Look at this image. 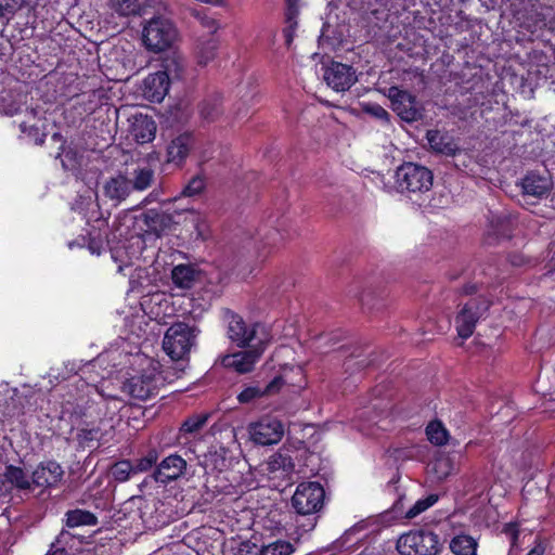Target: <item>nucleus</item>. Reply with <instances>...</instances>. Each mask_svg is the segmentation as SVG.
<instances>
[{
	"mask_svg": "<svg viewBox=\"0 0 555 555\" xmlns=\"http://www.w3.org/2000/svg\"><path fill=\"white\" fill-rule=\"evenodd\" d=\"M141 372L131 376L124 383L122 389L131 397L146 400L147 398L157 393L160 386L165 383H171L179 378L182 369L169 367L166 371L159 372V363L149 358L137 357Z\"/></svg>",
	"mask_w": 555,
	"mask_h": 555,
	"instance_id": "1",
	"label": "nucleus"
},
{
	"mask_svg": "<svg viewBox=\"0 0 555 555\" xmlns=\"http://www.w3.org/2000/svg\"><path fill=\"white\" fill-rule=\"evenodd\" d=\"M166 10H151L153 16L142 22L141 40L143 47L154 53L171 49L179 40L180 34Z\"/></svg>",
	"mask_w": 555,
	"mask_h": 555,
	"instance_id": "2",
	"label": "nucleus"
},
{
	"mask_svg": "<svg viewBox=\"0 0 555 555\" xmlns=\"http://www.w3.org/2000/svg\"><path fill=\"white\" fill-rule=\"evenodd\" d=\"M396 188L411 199L430 191L434 182L433 172L416 163H404L396 170Z\"/></svg>",
	"mask_w": 555,
	"mask_h": 555,
	"instance_id": "3",
	"label": "nucleus"
},
{
	"mask_svg": "<svg viewBox=\"0 0 555 555\" xmlns=\"http://www.w3.org/2000/svg\"><path fill=\"white\" fill-rule=\"evenodd\" d=\"M198 333L196 326L177 322L166 331L163 349L172 360H183L195 345Z\"/></svg>",
	"mask_w": 555,
	"mask_h": 555,
	"instance_id": "4",
	"label": "nucleus"
},
{
	"mask_svg": "<svg viewBox=\"0 0 555 555\" xmlns=\"http://www.w3.org/2000/svg\"><path fill=\"white\" fill-rule=\"evenodd\" d=\"M302 388V383L294 384L287 378L286 375H280L274 377L264 387H261L259 385L246 387L243 391L238 393L237 400L241 403H250L256 399L274 396L280 392L285 395H298Z\"/></svg>",
	"mask_w": 555,
	"mask_h": 555,
	"instance_id": "5",
	"label": "nucleus"
},
{
	"mask_svg": "<svg viewBox=\"0 0 555 555\" xmlns=\"http://www.w3.org/2000/svg\"><path fill=\"white\" fill-rule=\"evenodd\" d=\"M439 538L429 531H411L397 542L400 555H437Z\"/></svg>",
	"mask_w": 555,
	"mask_h": 555,
	"instance_id": "6",
	"label": "nucleus"
},
{
	"mask_svg": "<svg viewBox=\"0 0 555 555\" xmlns=\"http://www.w3.org/2000/svg\"><path fill=\"white\" fill-rule=\"evenodd\" d=\"M490 302L481 297L473 298L466 302L455 318V327L461 338L466 339L474 333L477 322L483 318Z\"/></svg>",
	"mask_w": 555,
	"mask_h": 555,
	"instance_id": "7",
	"label": "nucleus"
},
{
	"mask_svg": "<svg viewBox=\"0 0 555 555\" xmlns=\"http://www.w3.org/2000/svg\"><path fill=\"white\" fill-rule=\"evenodd\" d=\"M134 50L126 49L122 46L113 47L104 56L103 66L106 75L114 80H121L128 77L135 67Z\"/></svg>",
	"mask_w": 555,
	"mask_h": 555,
	"instance_id": "8",
	"label": "nucleus"
},
{
	"mask_svg": "<svg viewBox=\"0 0 555 555\" xmlns=\"http://www.w3.org/2000/svg\"><path fill=\"white\" fill-rule=\"evenodd\" d=\"M323 499L324 490L319 482H302L297 487L292 504L298 514L311 515L322 507Z\"/></svg>",
	"mask_w": 555,
	"mask_h": 555,
	"instance_id": "9",
	"label": "nucleus"
},
{
	"mask_svg": "<svg viewBox=\"0 0 555 555\" xmlns=\"http://www.w3.org/2000/svg\"><path fill=\"white\" fill-rule=\"evenodd\" d=\"M105 5L112 15L118 17L143 16L151 10H166L165 0H106Z\"/></svg>",
	"mask_w": 555,
	"mask_h": 555,
	"instance_id": "10",
	"label": "nucleus"
},
{
	"mask_svg": "<svg viewBox=\"0 0 555 555\" xmlns=\"http://www.w3.org/2000/svg\"><path fill=\"white\" fill-rule=\"evenodd\" d=\"M250 439L260 446L275 444L284 436V425L275 417L266 416L248 427Z\"/></svg>",
	"mask_w": 555,
	"mask_h": 555,
	"instance_id": "11",
	"label": "nucleus"
},
{
	"mask_svg": "<svg viewBox=\"0 0 555 555\" xmlns=\"http://www.w3.org/2000/svg\"><path fill=\"white\" fill-rule=\"evenodd\" d=\"M388 98L392 109L402 120L412 122L422 118V108L410 92L391 87L388 89Z\"/></svg>",
	"mask_w": 555,
	"mask_h": 555,
	"instance_id": "12",
	"label": "nucleus"
},
{
	"mask_svg": "<svg viewBox=\"0 0 555 555\" xmlns=\"http://www.w3.org/2000/svg\"><path fill=\"white\" fill-rule=\"evenodd\" d=\"M324 80L336 92H344L356 83L357 76L351 66L334 62L325 68Z\"/></svg>",
	"mask_w": 555,
	"mask_h": 555,
	"instance_id": "13",
	"label": "nucleus"
},
{
	"mask_svg": "<svg viewBox=\"0 0 555 555\" xmlns=\"http://www.w3.org/2000/svg\"><path fill=\"white\" fill-rule=\"evenodd\" d=\"M178 217H180V210L178 208H168L167 211L150 209L144 214V223L151 232L160 236L173 229L179 222L176 220Z\"/></svg>",
	"mask_w": 555,
	"mask_h": 555,
	"instance_id": "14",
	"label": "nucleus"
},
{
	"mask_svg": "<svg viewBox=\"0 0 555 555\" xmlns=\"http://www.w3.org/2000/svg\"><path fill=\"white\" fill-rule=\"evenodd\" d=\"M263 346L253 347L249 350L240 351L233 354H228L222 359L225 367H231L237 373L244 374L250 372L258 359L260 358Z\"/></svg>",
	"mask_w": 555,
	"mask_h": 555,
	"instance_id": "15",
	"label": "nucleus"
},
{
	"mask_svg": "<svg viewBox=\"0 0 555 555\" xmlns=\"http://www.w3.org/2000/svg\"><path fill=\"white\" fill-rule=\"evenodd\" d=\"M64 470L55 461L40 463L33 473V483L39 488L55 487L63 478Z\"/></svg>",
	"mask_w": 555,
	"mask_h": 555,
	"instance_id": "16",
	"label": "nucleus"
},
{
	"mask_svg": "<svg viewBox=\"0 0 555 555\" xmlns=\"http://www.w3.org/2000/svg\"><path fill=\"white\" fill-rule=\"evenodd\" d=\"M258 325L247 326L243 319L236 314L228 318L229 338L240 347L249 345L257 335Z\"/></svg>",
	"mask_w": 555,
	"mask_h": 555,
	"instance_id": "17",
	"label": "nucleus"
},
{
	"mask_svg": "<svg viewBox=\"0 0 555 555\" xmlns=\"http://www.w3.org/2000/svg\"><path fill=\"white\" fill-rule=\"evenodd\" d=\"M185 468V460L180 455L171 454L159 463L154 472V478L157 482L167 483L179 478Z\"/></svg>",
	"mask_w": 555,
	"mask_h": 555,
	"instance_id": "18",
	"label": "nucleus"
},
{
	"mask_svg": "<svg viewBox=\"0 0 555 555\" xmlns=\"http://www.w3.org/2000/svg\"><path fill=\"white\" fill-rule=\"evenodd\" d=\"M170 81L165 74H150L143 81V95L151 102H162L168 93Z\"/></svg>",
	"mask_w": 555,
	"mask_h": 555,
	"instance_id": "19",
	"label": "nucleus"
},
{
	"mask_svg": "<svg viewBox=\"0 0 555 555\" xmlns=\"http://www.w3.org/2000/svg\"><path fill=\"white\" fill-rule=\"evenodd\" d=\"M131 192L130 179L121 173L108 178L103 184L104 195L116 204L124 202Z\"/></svg>",
	"mask_w": 555,
	"mask_h": 555,
	"instance_id": "20",
	"label": "nucleus"
},
{
	"mask_svg": "<svg viewBox=\"0 0 555 555\" xmlns=\"http://www.w3.org/2000/svg\"><path fill=\"white\" fill-rule=\"evenodd\" d=\"M294 462L285 451L272 454L266 462V470L272 478H286L294 472Z\"/></svg>",
	"mask_w": 555,
	"mask_h": 555,
	"instance_id": "21",
	"label": "nucleus"
},
{
	"mask_svg": "<svg viewBox=\"0 0 555 555\" xmlns=\"http://www.w3.org/2000/svg\"><path fill=\"white\" fill-rule=\"evenodd\" d=\"M521 189L522 198L528 204L527 198L530 196L542 197L546 195L551 190V182L545 177L530 172L522 179Z\"/></svg>",
	"mask_w": 555,
	"mask_h": 555,
	"instance_id": "22",
	"label": "nucleus"
},
{
	"mask_svg": "<svg viewBox=\"0 0 555 555\" xmlns=\"http://www.w3.org/2000/svg\"><path fill=\"white\" fill-rule=\"evenodd\" d=\"M156 134L155 121L145 115H137L131 124V135L140 143H147L154 140Z\"/></svg>",
	"mask_w": 555,
	"mask_h": 555,
	"instance_id": "23",
	"label": "nucleus"
},
{
	"mask_svg": "<svg viewBox=\"0 0 555 555\" xmlns=\"http://www.w3.org/2000/svg\"><path fill=\"white\" fill-rule=\"evenodd\" d=\"M426 139L429 147L437 153H441L448 156L454 155L457 151V145L453 138L448 133L439 130H428Z\"/></svg>",
	"mask_w": 555,
	"mask_h": 555,
	"instance_id": "24",
	"label": "nucleus"
},
{
	"mask_svg": "<svg viewBox=\"0 0 555 555\" xmlns=\"http://www.w3.org/2000/svg\"><path fill=\"white\" fill-rule=\"evenodd\" d=\"M185 69V62L181 54L178 52H171L163 57L160 63V69L158 74H165L167 80L172 82L182 78Z\"/></svg>",
	"mask_w": 555,
	"mask_h": 555,
	"instance_id": "25",
	"label": "nucleus"
},
{
	"mask_svg": "<svg viewBox=\"0 0 555 555\" xmlns=\"http://www.w3.org/2000/svg\"><path fill=\"white\" fill-rule=\"evenodd\" d=\"M180 216L184 215V223L186 227H191L196 237L205 240L209 235V227L205 215L191 208H182Z\"/></svg>",
	"mask_w": 555,
	"mask_h": 555,
	"instance_id": "26",
	"label": "nucleus"
},
{
	"mask_svg": "<svg viewBox=\"0 0 555 555\" xmlns=\"http://www.w3.org/2000/svg\"><path fill=\"white\" fill-rule=\"evenodd\" d=\"M192 139L188 134H182L173 139L167 149L168 162L177 165L181 164L188 156Z\"/></svg>",
	"mask_w": 555,
	"mask_h": 555,
	"instance_id": "27",
	"label": "nucleus"
},
{
	"mask_svg": "<svg viewBox=\"0 0 555 555\" xmlns=\"http://www.w3.org/2000/svg\"><path fill=\"white\" fill-rule=\"evenodd\" d=\"M219 48V40L217 37L209 35L202 37L196 43V57L201 65H206L211 62Z\"/></svg>",
	"mask_w": 555,
	"mask_h": 555,
	"instance_id": "28",
	"label": "nucleus"
},
{
	"mask_svg": "<svg viewBox=\"0 0 555 555\" xmlns=\"http://www.w3.org/2000/svg\"><path fill=\"white\" fill-rule=\"evenodd\" d=\"M35 10L31 0H0V23L7 24L17 12Z\"/></svg>",
	"mask_w": 555,
	"mask_h": 555,
	"instance_id": "29",
	"label": "nucleus"
},
{
	"mask_svg": "<svg viewBox=\"0 0 555 555\" xmlns=\"http://www.w3.org/2000/svg\"><path fill=\"white\" fill-rule=\"evenodd\" d=\"M26 119L20 124L21 131L35 137L37 140L38 135L44 137L41 131L44 129V122L41 118L40 111L31 108L26 112Z\"/></svg>",
	"mask_w": 555,
	"mask_h": 555,
	"instance_id": "30",
	"label": "nucleus"
},
{
	"mask_svg": "<svg viewBox=\"0 0 555 555\" xmlns=\"http://www.w3.org/2000/svg\"><path fill=\"white\" fill-rule=\"evenodd\" d=\"M131 176L132 178H129L131 191L139 192L149 189L155 179L154 170L147 166L135 168Z\"/></svg>",
	"mask_w": 555,
	"mask_h": 555,
	"instance_id": "31",
	"label": "nucleus"
},
{
	"mask_svg": "<svg viewBox=\"0 0 555 555\" xmlns=\"http://www.w3.org/2000/svg\"><path fill=\"white\" fill-rule=\"evenodd\" d=\"M477 541L466 534H459L450 542V548L454 555H477Z\"/></svg>",
	"mask_w": 555,
	"mask_h": 555,
	"instance_id": "32",
	"label": "nucleus"
},
{
	"mask_svg": "<svg viewBox=\"0 0 555 555\" xmlns=\"http://www.w3.org/2000/svg\"><path fill=\"white\" fill-rule=\"evenodd\" d=\"M4 478L12 486L21 490H28L34 485L33 478L30 479L22 468L13 465L5 468Z\"/></svg>",
	"mask_w": 555,
	"mask_h": 555,
	"instance_id": "33",
	"label": "nucleus"
},
{
	"mask_svg": "<svg viewBox=\"0 0 555 555\" xmlns=\"http://www.w3.org/2000/svg\"><path fill=\"white\" fill-rule=\"evenodd\" d=\"M222 112V103L219 95L210 96L201 104V116L208 121L216 120Z\"/></svg>",
	"mask_w": 555,
	"mask_h": 555,
	"instance_id": "34",
	"label": "nucleus"
},
{
	"mask_svg": "<svg viewBox=\"0 0 555 555\" xmlns=\"http://www.w3.org/2000/svg\"><path fill=\"white\" fill-rule=\"evenodd\" d=\"M171 278L173 283L181 288H189L195 278V271L186 264H179L172 269Z\"/></svg>",
	"mask_w": 555,
	"mask_h": 555,
	"instance_id": "35",
	"label": "nucleus"
},
{
	"mask_svg": "<svg viewBox=\"0 0 555 555\" xmlns=\"http://www.w3.org/2000/svg\"><path fill=\"white\" fill-rule=\"evenodd\" d=\"M96 524V517L87 511L75 509L66 513V525L68 527L93 526Z\"/></svg>",
	"mask_w": 555,
	"mask_h": 555,
	"instance_id": "36",
	"label": "nucleus"
},
{
	"mask_svg": "<svg viewBox=\"0 0 555 555\" xmlns=\"http://www.w3.org/2000/svg\"><path fill=\"white\" fill-rule=\"evenodd\" d=\"M456 469V465L450 456H439L431 464V470L439 480L446 479Z\"/></svg>",
	"mask_w": 555,
	"mask_h": 555,
	"instance_id": "37",
	"label": "nucleus"
},
{
	"mask_svg": "<svg viewBox=\"0 0 555 555\" xmlns=\"http://www.w3.org/2000/svg\"><path fill=\"white\" fill-rule=\"evenodd\" d=\"M428 440L436 446H443L448 441V431L440 422H431L426 428Z\"/></svg>",
	"mask_w": 555,
	"mask_h": 555,
	"instance_id": "38",
	"label": "nucleus"
},
{
	"mask_svg": "<svg viewBox=\"0 0 555 555\" xmlns=\"http://www.w3.org/2000/svg\"><path fill=\"white\" fill-rule=\"evenodd\" d=\"M438 501L437 494H429L428 496L424 499L417 500L413 506H411L405 512V518L406 519H413L426 509H428L430 506H433Z\"/></svg>",
	"mask_w": 555,
	"mask_h": 555,
	"instance_id": "39",
	"label": "nucleus"
},
{
	"mask_svg": "<svg viewBox=\"0 0 555 555\" xmlns=\"http://www.w3.org/2000/svg\"><path fill=\"white\" fill-rule=\"evenodd\" d=\"M294 552L293 544L287 541L278 540L262 546L260 555H291Z\"/></svg>",
	"mask_w": 555,
	"mask_h": 555,
	"instance_id": "40",
	"label": "nucleus"
},
{
	"mask_svg": "<svg viewBox=\"0 0 555 555\" xmlns=\"http://www.w3.org/2000/svg\"><path fill=\"white\" fill-rule=\"evenodd\" d=\"M208 416L206 414H197L185 420L181 427L180 433L182 435H191L197 433L207 422Z\"/></svg>",
	"mask_w": 555,
	"mask_h": 555,
	"instance_id": "41",
	"label": "nucleus"
},
{
	"mask_svg": "<svg viewBox=\"0 0 555 555\" xmlns=\"http://www.w3.org/2000/svg\"><path fill=\"white\" fill-rule=\"evenodd\" d=\"M132 473L134 468L129 461L117 462L111 469L113 478L120 482L128 480Z\"/></svg>",
	"mask_w": 555,
	"mask_h": 555,
	"instance_id": "42",
	"label": "nucleus"
},
{
	"mask_svg": "<svg viewBox=\"0 0 555 555\" xmlns=\"http://www.w3.org/2000/svg\"><path fill=\"white\" fill-rule=\"evenodd\" d=\"M261 241L262 247L257 250L258 258H264L270 253L269 248L275 246L281 241V236L278 231H272L266 234Z\"/></svg>",
	"mask_w": 555,
	"mask_h": 555,
	"instance_id": "43",
	"label": "nucleus"
},
{
	"mask_svg": "<svg viewBox=\"0 0 555 555\" xmlns=\"http://www.w3.org/2000/svg\"><path fill=\"white\" fill-rule=\"evenodd\" d=\"M205 188L204 179L196 176L193 177L182 190V195L192 197L199 194Z\"/></svg>",
	"mask_w": 555,
	"mask_h": 555,
	"instance_id": "44",
	"label": "nucleus"
},
{
	"mask_svg": "<svg viewBox=\"0 0 555 555\" xmlns=\"http://www.w3.org/2000/svg\"><path fill=\"white\" fill-rule=\"evenodd\" d=\"M364 111L379 120H389L388 112L378 104L369 103L364 106Z\"/></svg>",
	"mask_w": 555,
	"mask_h": 555,
	"instance_id": "45",
	"label": "nucleus"
},
{
	"mask_svg": "<svg viewBox=\"0 0 555 555\" xmlns=\"http://www.w3.org/2000/svg\"><path fill=\"white\" fill-rule=\"evenodd\" d=\"M156 461H157L156 452H154V451L150 452L145 457L141 459L138 462V464L134 468V473L135 472H144V470L150 469Z\"/></svg>",
	"mask_w": 555,
	"mask_h": 555,
	"instance_id": "46",
	"label": "nucleus"
},
{
	"mask_svg": "<svg viewBox=\"0 0 555 555\" xmlns=\"http://www.w3.org/2000/svg\"><path fill=\"white\" fill-rule=\"evenodd\" d=\"M296 28H297V18H294L292 21H288L286 18V27L284 28L283 34H284V37H285V42H286V44L288 47L293 42Z\"/></svg>",
	"mask_w": 555,
	"mask_h": 555,
	"instance_id": "47",
	"label": "nucleus"
},
{
	"mask_svg": "<svg viewBox=\"0 0 555 555\" xmlns=\"http://www.w3.org/2000/svg\"><path fill=\"white\" fill-rule=\"evenodd\" d=\"M299 1L300 0H286L285 17H287L288 21H292V20L298 17V14H299Z\"/></svg>",
	"mask_w": 555,
	"mask_h": 555,
	"instance_id": "48",
	"label": "nucleus"
},
{
	"mask_svg": "<svg viewBox=\"0 0 555 555\" xmlns=\"http://www.w3.org/2000/svg\"><path fill=\"white\" fill-rule=\"evenodd\" d=\"M201 23L205 28H207L209 30V33H210L209 35H212V36L220 28L219 23L211 17H207V16L202 17Z\"/></svg>",
	"mask_w": 555,
	"mask_h": 555,
	"instance_id": "49",
	"label": "nucleus"
},
{
	"mask_svg": "<svg viewBox=\"0 0 555 555\" xmlns=\"http://www.w3.org/2000/svg\"><path fill=\"white\" fill-rule=\"evenodd\" d=\"M258 550L256 545H251L250 543H242L237 551L236 555H257Z\"/></svg>",
	"mask_w": 555,
	"mask_h": 555,
	"instance_id": "50",
	"label": "nucleus"
},
{
	"mask_svg": "<svg viewBox=\"0 0 555 555\" xmlns=\"http://www.w3.org/2000/svg\"><path fill=\"white\" fill-rule=\"evenodd\" d=\"M99 392L101 393V396L106 397L111 400V403H113V405H114L113 408L115 410L119 409L121 401L115 395L105 393L103 389H100Z\"/></svg>",
	"mask_w": 555,
	"mask_h": 555,
	"instance_id": "51",
	"label": "nucleus"
},
{
	"mask_svg": "<svg viewBox=\"0 0 555 555\" xmlns=\"http://www.w3.org/2000/svg\"><path fill=\"white\" fill-rule=\"evenodd\" d=\"M315 524H317V518L313 517V518H309L307 524H301V525L298 524V527L302 528L304 532H308V531H311L315 527Z\"/></svg>",
	"mask_w": 555,
	"mask_h": 555,
	"instance_id": "52",
	"label": "nucleus"
},
{
	"mask_svg": "<svg viewBox=\"0 0 555 555\" xmlns=\"http://www.w3.org/2000/svg\"><path fill=\"white\" fill-rule=\"evenodd\" d=\"M159 191L158 190H153L144 199H143V204H150L152 202H156L158 201V197H159Z\"/></svg>",
	"mask_w": 555,
	"mask_h": 555,
	"instance_id": "53",
	"label": "nucleus"
},
{
	"mask_svg": "<svg viewBox=\"0 0 555 555\" xmlns=\"http://www.w3.org/2000/svg\"><path fill=\"white\" fill-rule=\"evenodd\" d=\"M544 552H545L544 545L539 542L527 555H543Z\"/></svg>",
	"mask_w": 555,
	"mask_h": 555,
	"instance_id": "54",
	"label": "nucleus"
},
{
	"mask_svg": "<svg viewBox=\"0 0 555 555\" xmlns=\"http://www.w3.org/2000/svg\"><path fill=\"white\" fill-rule=\"evenodd\" d=\"M47 555H68V553L64 547H54V545H52Z\"/></svg>",
	"mask_w": 555,
	"mask_h": 555,
	"instance_id": "55",
	"label": "nucleus"
},
{
	"mask_svg": "<svg viewBox=\"0 0 555 555\" xmlns=\"http://www.w3.org/2000/svg\"><path fill=\"white\" fill-rule=\"evenodd\" d=\"M67 535H68V533H67V532L62 531V532H61V534H60V537H59L57 542L60 543V542H62V541L66 540Z\"/></svg>",
	"mask_w": 555,
	"mask_h": 555,
	"instance_id": "56",
	"label": "nucleus"
},
{
	"mask_svg": "<svg viewBox=\"0 0 555 555\" xmlns=\"http://www.w3.org/2000/svg\"><path fill=\"white\" fill-rule=\"evenodd\" d=\"M473 292H475V286H469V287L465 288V293H467V294H470Z\"/></svg>",
	"mask_w": 555,
	"mask_h": 555,
	"instance_id": "57",
	"label": "nucleus"
},
{
	"mask_svg": "<svg viewBox=\"0 0 555 555\" xmlns=\"http://www.w3.org/2000/svg\"><path fill=\"white\" fill-rule=\"evenodd\" d=\"M512 538H513V540H515V539H516V533L514 532V530H513V529H512Z\"/></svg>",
	"mask_w": 555,
	"mask_h": 555,
	"instance_id": "58",
	"label": "nucleus"
},
{
	"mask_svg": "<svg viewBox=\"0 0 555 555\" xmlns=\"http://www.w3.org/2000/svg\"><path fill=\"white\" fill-rule=\"evenodd\" d=\"M31 23H36V16L35 14L33 15V20L30 21Z\"/></svg>",
	"mask_w": 555,
	"mask_h": 555,
	"instance_id": "59",
	"label": "nucleus"
},
{
	"mask_svg": "<svg viewBox=\"0 0 555 555\" xmlns=\"http://www.w3.org/2000/svg\"><path fill=\"white\" fill-rule=\"evenodd\" d=\"M62 163H63V167L67 168V165L65 164V162L62 160Z\"/></svg>",
	"mask_w": 555,
	"mask_h": 555,
	"instance_id": "60",
	"label": "nucleus"
},
{
	"mask_svg": "<svg viewBox=\"0 0 555 555\" xmlns=\"http://www.w3.org/2000/svg\"><path fill=\"white\" fill-rule=\"evenodd\" d=\"M118 271H119V272H121V271H122V267H121V266H119V267H118Z\"/></svg>",
	"mask_w": 555,
	"mask_h": 555,
	"instance_id": "61",
	"label": "nucleus"
}]
</instances>
